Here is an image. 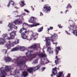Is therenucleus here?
<instances>
[{"instance_id":"1","label":"nucleus","mask_w":77,"mask_h":77,"mask_svg":"<svg viewBox=\"0 0 77 77\" xmlns=\"http://www.w3.org/2000/svg\"><path fill=\"white\" fill-rule=\"evenodd\" d=\"M26 56L20 57L18 58V59H14L13 60H12V58L9 57H5L4 60L6 62H15L17 61L16 63L18 66H20L21 65H22L23 68L25 67L26 64L25 62L27 61H31L33 59V58H35L36 56L38 55L37 53H34L33 51H28L25 54Z\"/></svg>"},{"instance_id":"2","label":"nucleus","mask_w":77,"mask_h":77,"mask_svg":"<svg viewBox=\"0 0 77 77\" xmlns=\"http://www.w3.org/2000/svg\"><path fill=\"white\" fill-rule=\"evenodd\" d=\"M36 18L34 17H31L30 18L29 20V23H33V24H31L29 25L27 23H23L22 25L23 27L25 28V27H36L37 26H39V23H36Z\"/></svg>"},{"instance_id":"3","label":"nucleus","mask_w":77,"mask_h":77,"mask_svg":"<svg viewBox=\"0 0 77 77\" xmlns=\"http://www.w3.org/2000/svg\"><path fill=\"white\" fill-rule=\"evenodd\" d=\"M69 31H73L72 33L77 36V25L75 26V24L72 25H70L68 27Z\"/></svg>"},{"instance_id":"4","label":"nucleus","mask_w":77,"mask_h":77,"mask_svg":"<svg viewBox=\"0 0 77 77\" xmlns=\"http://www.w3.org/2000/svg\"><path fill=\"white\" fill-rule=\"evenodd\" d=\"M51 36L50 38L51 41L53 42V44H57V42L56 43H54V42H55L58 38V35L56 33H54L53 35L51 34Z\"/></svg>"},{"instance_id":"5","label":"nucleus","mask_w":77,"mask_h":77,"mask_svg":"<svg viewBox=\"0 0 77 77\" xmlns=\"http://www.w3.org/2000/svg\"><path fill=\"white\" fill-rule=\"evenodd\" d=\"M51 10V8L48 5H45L44 6L43 8V11L45 13L47 14V13H49Z\"/></svg>"},{"instance_id":"6","label":"nucleus","mask_w":77,"mask_h":77,"mask_svg":"<svg viewBox=\"0 0 77 77\" xmlns=\"http://www.w3.org/2000/svg\"><path fill=\"white\" fill-rule=\"evenodd\" d=\"M6 72L5 70V67H2L0 68V77H6Z\"/></svg>"},{"instance_id":"7","label":"nucleus","mask_w":77,"mask_h":77,"mask_svg":"<svg viewBox=\"0 0 77 77\" xmlns=\"http://www.w3.org/2000/svg\"><path fill=\"white\" fill-rule=\"evenodd\" d=\"M38 47L40 48V44H33L32 45L29 47H28L29 49H32L33 48L35 50H36L38 48Z\"/></svg>"},{"instance_id":"8","label":"nucleus","mask_w":77,"mask_h":77,"mask_svg":"<svg viewBox=\"0 0 77 77\" xmlns=\"http://www.w3.org/2000/svg\"><path fill=\"white\" fill-rule=\"evenodd\" d=\"M6 45L7 48L8 49L11 48V47H14V45L13 42L9 41L8 42Z\"/></svg>"},{"instance_id":"9","label":"nucleus","mask_w":77,"mask_h":77,"mask_svg":"<svg viewBox=\"0 0 77 77\" xmlns=\"http://www.w3.org/2000/svg\"><path fill=\"white\" fill-rule=\"evenodd\" d=\"M14 24H15L14 22L13 23H9L8 26L10 27V29L14 28V29H16V30H17V27L14 25Z\"/></svg>"},{"instance_id":"10","label":"nucleus","mask_w":77,"mask_h":77,"mask_svg":"<svg viewBox=\"0 0 77 77\" xmlns=\"http://www.w3.org/2000/svg\"><path fill=\"white\" fill-rule=\"evenodd\" d=\"M10 37L13 39L15 38V35H16V31H14L13 32H11L10 34Z\"/></svg>"},{"instance_id":"11","label":"nucleus","mask_w":77,"mask_h":77,"mask_svg":"<svg viewBox=\"0 0 77 77\" xmlns=\"http://www.w3.org/2000/svg\"><path fill=\"white\" fill-rule=\"evenodd\" d=\"M56 75L57 77H64L63 74V72H59L57 73Z\"/></svg>"},{"instance_id":"12","label":"nucleus","mask_w":77,"mask_h":77,"mask_svg":"<svg viewBox=\"0 0 77 77\" xmlns=\"http://www.w3.org/2000/svg\"><path fill=\"white\" fill-rule=\"evenodd\" d=\"M47 52H48V53H49V54L53 53V49L51 48V47H49L48 48Z\"/></svg>"},{"instance_id":"13","label":"nucleus","mask_w":77,"mask_h":77,"mask_svg":"<svg viewBox=\"0 0 77 77\" xmlns=\"http://www.w3.org/2000/svg\"><path fill=\"white\" fill-rule=\"evenodd\" d=\"M49 37H46L45 38V40L46 41L47 43V46H49L50 45H51L50 44V39Z\"/></svg>"},{"instance_id":"14","label":"nucleus","mask_w":77,"mask_h":77,"mask_svg":"<svg viewBox=\"0 0 77 77\" xmlns=\"http://www.w3.org/2000/svg\"><path fill=\"white\" fill-rule=\"evenodd\" d=\"M27 32V31H26L21 34V37L23 39H25L26 38H27V36L25 35L26 33Z\"/></svg>"},{"instance_id":"15","label":"nucleus","mask_w":77,"mask_h":77,"mask_svg":"<svg viewBox=\"0 0 77 77\" xmlns=\"http://www.w3.org/2000/svg\"><path fill=\"white\" fill-rule=\"evenodd\" d=\"M14 23H15V24H18V25H20V24H22L23 23H22L21 21L19 20V19H17L16 20L14 21Z\"/></svg>"},{"instance_id":"16","label":"nucleus","mask_w":77,"mask_h":77,"mask_svg":"<svg viewBox=\"0 0 77 77\" xmlns=\"http://www.w3.org/2000/svg\"><path fill=\"white\" fill-rule=\"evenodd\" d=\"M19 50V45H17L15 48L11 49V51H18Z\"/></svg>"},{"instance_id":"17","label":"nucleus","mask_w":77,"mask_h":77,"mask_svg":"<svg viewBox=\"0 0 77 77\" xmlns=\"http://www.w3.org/2000/svg\"><path fill=\"white\" fill-rule=\"evenodd\" d=\"M5 43V41L4 40L3 38H0V45H3Z\"/></svg>"},{"instance_id":"18","label":"nucleus","mask_w":77,"mask_h":77,"mask_svg":"<svg viewBox=\"0 0 77 77\" xmlns=\"http://www.w3.org/2000/svg\"><path fill=\"white\" fill-rule=\"evenodd\" d=\"M11 67L10 66H6L5 67V70L6 71H9L11 70Z\"/></svg>"},{"instance_id":"19","label":"nucleus","mask_w":77,"mask_h":77,"mask_svg":"<svg viewBox=\"0 0 77 77\" xmlns=\"http://www.w3.org/2000/svg\"><path fill=\"white\" fill-rule=\"evenodd\" d=\"M56 69H57V67H55V68L53 69L52 73L53 75H56V73H57Z\"/></svg>"},{"instance_id":"20","label":"nucleus","mask_w":77,"mask_h":77,"mask_svg":"<svg viewBox=\"0 0 77 77\" xmlns=\"http://www.w3.org/2000/svg\"><path fill=\"white\" fill-rule=\"evenodd\" d=\"M59 50H60V46H58V47H57L55 50V52H56V54L57 55V54H58Z\"/></svg>"},{"instance_id":"21","label":"nucleus","mask_w":77,"mask_h":77,"mask_svg":"<svg viewBox=\"0 0 77 77\" xmlns=\"http://www.w3.org/2000/svg\"><path fill=\"white\" fill-rule=\"evenodd\" d=\"M19 3L21 7H23V6L26 5V4L24 3V1H21V2H19Z\"/></svg>"},{"instance_id":"22","label":"nucleus","mask_w":77,"mask_h":77,"mask_svg":"<svg viewBox=\"0 0 77 77\" xmlns=\"http://www.w3.org/2000/svg\"><path fill=\"white\" fill-rule=\"evenodd\" d=\"M37 35H38V34L36 33L33 32L32 35L31 36V38L32 39H33V38H35V37L37 36Z\"/></svg>"},{"instance_id":"23","label":"nucleus","mask_w":77,"mask_h":77,"mask_svg":"<svg viewBox=\"0 0 77 77\" xmlns=\"http://www.w3.org/2000/svg\"><path fill=\"white\" fill-rule=\"evenodd\" d=\"M19 43V40L16 39L15 40H14V41L13 42V44L14 45V46L15 45H16L17 44H18Z\"/></svg>"},{"instance_id":"24","label":"nucleus","mask_w":77,"mask_h":77,"mask_svg":"<svg viewBox=\"0 0 77 77\" xmlns=\"http://www.w3.org/2000/svg\"><path fill=\"white\" fill-rule=\"evenodd\" d=\"M19 49L21 51H24L26 50V47L19 46Z\"/></svg>"},{"instance_id":"25","label":"nucleus","mask_w":77,"mask_h":77,"mask_svg":"<svg viewBox=\"0 0 77 77\" xmlns=\"http://www.w3.org/2000/svg\"><path fill=\"white\" fill-rule=\"evenodd\" d=\"M27 71L31 73L32 74L33 73V68H29L27 69Z\"/></svg>"},{"instance_id":"26","label":"nucleus","mask_w":77,"mask_h":77,"mask_svg":"<svg viewBox=\"0 0 77 77\" xmlns=\"http://www.w3.org/2000/svg\"><path fill=\"white\" fill-rule=\"evenodd\" d=\"M56 59L57 60H55V62L56 64H57V63H59V61H58V60H60V58H59V57H57V56H56Z\"/></svg>"},{"instance_id":"27","label":"nucleus","mask_w":77,"mask_h":77,"mask_svg":"<svg viewBox=\"0 0 77 77\" xmlns=\"http://www.w3.org/2000/svg\"><path fill=\"white\" fill-rule=\"evenodd\" d=\"M27 74H28V73L26 71L23 72L22 75L23 77H25L27 76Z\"/></svg>"},{"instance_id":"28","label":"nucleus","mask_w":77,"mask_h":77,"mask_svg":"<svg viewBox=\"0 0 77 77\" xmlns=\"http://www.w3.org/2000/svg\"><path fill=\"white\" fill-rule=\"evenodd\" d=\"M39 68H40V65H38L37 66L34 68L33 70L35 71L38 70V69Z\"/></svg>"},{"instance_id":"29","label":"nucleus","mask_w":77,"mask_h":77,"mask_svg":"<svg viewBox=\"0 0 77 77\" xmlns=\"http://www.w3.org/2000/svg\"><path fill=\"white\" fill-rule=\"evenodd\" d=\"M18 17L19 18V19L20 20H22V21H23V20H24V18H23V17L21 16H18L17 15L16 16H15V17Z\"/></svg>"},{"instance_id":"30","label":"nucleus","mask_w":77,"mask_h":77,"mask_svg":"<svg viewBox=\"0 0 77 77\" xmlns=\"http://www.w3.org/2000/svg\"><path fill=\"white\" fill-rule=\"evenodd\" d=\"M9 4H10L12 5V6H14V5H15V3H14V2L13 1H10L9 2Z\"/></svg>"},{"instance_id":"31","label":"nucleus","mask_w":77,"mask_h":77,"mask_svg":"<svg viewBox=\"0 0 77 77\" xmlns=\"http://www.w3.org/2000/svg\"><path fill=\"white\" fill-rule=\"evenodd\" d=\"M26 30V28H24L23 27L22 28H21L20 30L19 31V32L20 33H21L22 32V31H23V30Z\"/></svg>"},{"instance_id":"32","label":"nucleus","mask_w":77,"mask_h":77,"mask_svg":"<svg viewBox=\"0 0 77 77\" xmlns=\"http://www.w3.org/2000/svg\"><path fill=\"white\" fill-rule=\"evenodd\" d=\"M42 29H43V27H42L38 29V32H42Z\"/></svg>"},{"instance_id":"33","label":"nucleus","mask_w":77,"mask_h":77,"mask_svg":"<svg viewBox=\"0 0 77 77\" xmlns=\"http://www.w3.org/2000/svg\"><path fill=\"white\" fill-rule=\"evenodd\" d=\"M72 6H71L70 4H68L67 6L66 7V9H69V8H72Z\"/></svg>"},{"instance_id":"34","label":"nucleus","mask_w":77,"mask_h":77,"mask_svg":"<svg viewBox=\"0 0 77 77\" xmlns=\"http://www.w3.org/2000/svg\"><path fill=\"white\" fill-rule=\"evenodd\" d=\"M2 36L4 38H5L8 37V34H3L2 35Z\"/></svg>"},{"instance_id":"35","label":"nucleus","mask_w":77,"mask_h":77,"mask_svg":"<svg viewBox=\"0 0 77 77\" xmlns=\"http://www.w3.org/2000/svg\"><path fill=\"white\" fill-rule=\"evenodd\" d=\"M38 62V60H35L32 63V64L34 65L35 63H37Z\"/></svg>"},{"instance_id":"36","label":"nucleus","mask_w":77,"mask_h":77,"mask_svg":"<svg viewBox=\"0 0 77 77\" xmlns=\"http://www.w3.org/2000/svg\"><path fill=\"white\" fill-rule=\"evenodd\" d=\"M2 53H5V54H6L7 53V50L6 49H3L2 51Z\"/></svg>"},{"instance_id":"37","label":"nucleus","mask_w":77,"mask_h":77,"mask_svg":"<svg viewBox=\"0 0 77 77\" xmlns=\"http://www.w3.org/2000/svg\"><path fill=\"white\" fill-rule=\"evenodd\" d=\"M53 29V27H52L51 26L49 27V28H48V31H49V30H52Z\"/></svg>"},{"instance_id":"38","label":"nucleus","mask_w":77,"mask_h":77,"mask_svg":"<svg viewBox=\"0 0 77 77\" xmlns=\"http://www.w3.org/2000/svg\"><path fill=\"white\" fill-rule=\"evenodd\" d=\"M13 14L14 15H17L18 14V12L17 11H14L13 12Z\"/></svg>"},{"instance_id":"39","label":"nucleus","mask_w":77,"mask_h":77,"mask_svg":"<svg viewBox=\"0 0 77 77\" xmlns=\"http://www.w3.org/2000/svg\"><path fill=\"white\" fill-rule=\"evenodd\" d=\"M66 33V34H67L68 35H71V34L69 32H68L67 31H65Z\"/></svg>"},{"instance_id":"40","label":"nucleus","mask_w":77,"mask_h":77,"mask_svg":"<svg viewBox=\"0 0 77 77\" xmlns=\"http://www.w3.org/2000/svg\"><path fill=\"white\" fill-rule=\"evenodd\" d=\"M11 39H13L12 38H11V37H8L7 38V39L8 40H9Z\"/></svg>"},{"instance_id":"41","label":"nucleus","mask_w":77,"mask_h":77,"mask_svg":"<svg viewBox=\"0 0 77 77\" xmlns=\"http://www.w3.org/2000/svg\"><path fill=\"white\" fill-rule=\"evenodd\" d=\"M58 26L59 27V28H62V26H61V25L59 24L58 25Z\"/></svg>"},{"instance_id":"42","label":"nucleus","mask_w":77,"mask_h":77,"mask_svg":"<svg viewBox=\"0 0 77 77\" xmlns=\"http://www.w3.org/2000/svg\"><path fill=\"white\" fill-rule=\"evenodd\" d=\"M40 16H41V17H42L43 16V14L42 13V12H40Z\"/></svg>"},{"instance_id":"43","label":"nucleus","mask_w":77,"mask_h":77,"mask_svg":"<svg viewBox=\"0 0 77 77\" xmlns=\"http://www.w3.org/2000/svg\"><path fill=\"white\" fill-rule=\"evenodd\" d=\"M45 69V67H42V71H44Z\"/></svg>"},{"instance_id":"44","label":"nucleus","mask_w":77,"mask_h":77,"mask_svg":"<svg viewBox=\"0 0 77 77\" xmlns=\"http://www.w3.org/2000/svg\"><path fill=\"white\" fill-rule=\"evenodd\" d=\"M70 74H69V73H68V74L67 75V76H66V77H70Z\"/></svg>"},{"instance_id":"45","label":"nucleus","mask_w":77,"mask_h":77,"mask_svg":"<svg viewBox=\"0 0 77 77\" xmlns=\"http://www.w3.org/2000/svg\"><path fill=\"white\" fill-rule=\"evenodd\" d=\"M24 11L25 12H29V11H28V10H26V9H24Z\"/></svg>"},{"instance_id":"46","label":"nucleus","mask_w":77,"mask_h":77,"mask_svg":"<svg viewBox=\"0 0 77 77\" xmlns=\"http://www.w3.org/2000/svg\"><path fill=\"white\" fill-rule=\"evenodd\" d=\"M68 10H66L65 11V14H66V12H68Z\"/></svg>"},{"instance_id":"47","label":"nucleus","mask_w":77,"mask_h":77,"mask_svg":"<svg viewBox=\"0 0 77 77\" xmlns=\"http://www.w3.org/2000/svg\"><path fill=\"white\" fill-rule=\"evenodd\" d=\"M3 22V21L2 20H1L0 21V24H2V22Z\"/></svg>"},{"instance_id":"48","label":"nucleus","mask_w":77,"mask_h":77,"mask_svg":"<svg viewBox=\"0 0 77 77\" xmlns=\"http://www.w3.org/2000/svg\"><path fill=\"white\" fill-rule=\"evenodd\" d=\"M10 4H8V5H7L8 7H9V6H10Z\"/></svg>"},{"instance_id":"49","label":"nucleus","mask_w":77,"mask_h":77,"mask_svg":"<svg viewBox=\"0 0 77 77\" xmlns=\"http://www.w3.org/2000/svg\"><path fill=\"white\" fill-rule=\"evenodd\" d=\"M14 8H16V9H18V8L16 7H14Z\"/></svg>"},{"instance_id":"50","label":"nucleus","mask_w":77,"mask_h":77,"mask_svg":"<svg viewBox=\"0 0 77 77\" xmlns=\"http://www.w3.org/2000/svg\"><path fill=\"white\" fill-rule=\"evenodd\" d=\"M60 13H61V14H63V12L62 11H61Z\"/></svg>"},{"instance_id":"51","label":"nucleus","mask_w":77,"mask_h":77,"mask_svg":"<svg viewBox=\"0 0 77 77\" xmlns=\"http://www.w3.org/2000/svg\"><path fill=\"white\" fill-rule=\"evenodd\" d=\"M51 77H53V75L51 74Z\"/></svg>"},{"instance_id":"52","label":"nucleus","mask_w":77,"mask_h":77,"mask_svg":"<svg viewBox=\"0 0 77 77\" xmlns=\"http://www.w3.org/2000/svg\"><path fill=\"white\" fill-rule=\"evenodd\" d=\"M23 15H25V13H24L23 14Z\"/></svg>"},{"instance_id":"53","label":"nucleus","mask_w":77,"mask_h":77,"mask_svg":"<svg viewBox=\"0 0 77 77\" xmlns=\"http://www.w3.org/2000/svg\"><path fill=\"white\" fill-rule=\"evenodd\" d=\"M32 9H33L32 11H34V9H33V8H32Z\"/></svg>"},{"instance_id":"54","label":"nucleus","mask_w":77,"mask_h":77,"mask_svg":"<svg viewBox=\"0 0 77 77\" xmlns=\"http://www.w3.org/2000/svg\"><path fill=\"white\" fill-rule=\"evenodd\" d=\"M42 0V2H43V0Z\"/></svg>"},{"instance_id":"55","label":"nucleus","mask_w":77,"mask_h":77,"mask_svg":"<svg viewBox=\"0 0 77 77\" xmlns=\"http://www.w3.org/2000/svg\"><path fill=\"white\" fill-rule=\"evenodd\" d=\"M0 33H1V31H0Z\"/></svg>"},{"instance_id":"56","label":"nucleus","mask_w":77,"mask_h":77,"mask_svg":"<svg viewBox=\"0 0 77 77\" xmlns=\"http://www.w3.org/2000/svg\"><path fill=\"white\" fill-rule=\"evenodd\" d=\"M44 47H46V46H45Z\"/></svg>"},{"instance_id":"57","label":"nucleus","mask_w":77,"mask_h":77,"mask_svg":"<svg viewBox=\"0 0 77 77\" xmlns=\"http://www.w3.org/2000/svg\"><path fill=\"white\" fill-rule=\"evenodd\" d=\"M31 7H32V6H31Z\"/></svg>"}]
</instances>
